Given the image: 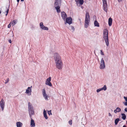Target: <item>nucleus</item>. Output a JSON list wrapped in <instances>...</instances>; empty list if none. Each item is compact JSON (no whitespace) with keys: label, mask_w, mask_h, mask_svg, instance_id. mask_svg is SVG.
<instances>
[{"label":"nucleus","mask_w":127,"mask_h":127,"mask_svg":"<svg viewBox=\"0 0 127 127\" xmlns=\"http://www.w3.org/2000/svg\"><path fill=\"white\" fill-rule=\"evenodd\" d=\"M17 2H18L20 0H17Z\"/></svg>","instance_id":"obj_39"},{"label":"nucleus","mask_w":127,"mask_h":127,"mask_svg":"<svg viewBox=\"0 0 127 127\" xmlns=\"http://www.w3.org/2000/svg\"><path fill=\"white\" fill-rule=\"evenodd\" d=\"M24 0H21V1H24Z\"/></svg>","instance_id":"obj_41"},{"label":"nucleus","mask_w":127,"mask_h":127,"mask_svg":"<svg viewBox=\"0 0 127 127\" xmlns=\"http://www.w3.org/2000/svg\"><path fill=\"white\" fill-rule=\"evenodd\" d=\"M70 30L72 32H74L75 30V28L73 26H71V28Z\"/></svg>","instance_id":"obj_28"},{"label":"nucleus","mask_w":127,"mask_h":127,"mask_svg":"<svg viewBox=\"0 0 127 127\" xmlns=\"http://www.w3.org/2000/svg\"><path fill=\"white\" fill-rule=\"evenodd\" d=\"M9 7H4L3 10V12L4 13H6L5 15L7 16L8 12Z\"/></svg>","instance_id":"obj_15"},{"label":"nucleus","mask_w":127,"mask_h":127,"mask_svg":"<svg viewBox=\"0 0 127 127\" xmlns=\"http://www.w3.org/2000/svg\"><path fill=\"white\" fill-rule=\"evenodd\" d=\"M121 109L119 107H117L116 108V109L114 110V112L115 113H117L121 111Z\"/></svg>","instance_id":"obj_19"},{"label":"nucleus","mask_w":127,"mask_h":127,"mask_svg":"<svg viewBox=\"0 0 127 127\" xmlns=\"http://www.w3.org/2000/svg\"><path fill=\"white\" fill-rule=\"evenodd\" d=\"M103 9L106 12H107V0H102Z\"/></svg>","instance_id":"obj_7"},{"label":"nucleus","mask_w":127,"mask_h":127,"mask_svg":"<svg viewBox=\"0 0 127 127\" xmlns=\"http://www.w3.org/2000/svg\"><path fill=\"white\" fill-rule=\"evenodd\" d=\"M62 2V0H55L54 4V6L56 10L58 13H60L61 12L60 9V6Z\"/></svg>","instance_id":"obj_2"},{"label":"nucleus","mask_w":127,"mask_h":127,"mask_svg":"<svg viewBox=\"0 0 127 127\" xmlns=\"http://www.w3.org/2000/svg\"><path fill=\"white\" fill-rule=\"evenodd\" d=\"M11 23H10L9 24H8V28H10L11 26Z\"/></svg>","instance_id":"obj_32"},{"label":"nucleus","mask_w":127,"mask_h":127,"mask_svg":"<svg viewBox=\"0 0 127 127\" xmlns=\"http://www.w3.org/2000/svg\"><path fill=\"white\" fill-rule=\"evenodd\" d=\"M124 110L125 112H127V107Z\"/></svg>","instance_id":"obj_35"},{"label":"nucleus","mask_w":127,"mask_h":127,"mask_svg":"<svg viewBox=\"0 0 127 127\" xmlns=\"http://www.w3.org/2000/svg\"><path fill=\"white\" fill-rule=\"evenodd\" d=\"M108 114H109V116H111V117L112 116V115H111V114L110 113H109Z\"/></svg>","instance_id":"obj_36"},{"label":"nucleus","mask_w":127,"mask_h":127,"mask_svg":"<svg viewBox=\"0 0 127 127\" xmlns=\"http://www.w3.org/2000/svg\"><path fill=\"white\" fill-rule=\"evenodd\" d=\"M75 1L76 2V4H77V5H78V4L79 2V4L81 5H82L83 4L84 2L83 0H75Z\"/></svg>","instance_id":"obj_18"},{"label":"nucleus","mask_w":127,"mask_h":127,"mask_svg":"<svg viewBox=\"0 0 127 127\" xmlns=\"http://www.w3.org/2000/svg\"><path fill=\"white\" fill-rule=\"evenodd\" d=\"M118 0L119 2H120L122 0Z\"/></svg>","instance_id":"obj_38"},{"label":"nucleus","mask_w":127,"mask_h":127,"mask_svg":"<svg viewBox=\"0 0 127 127\" xmlns=\"http://www.w3.org/2000/svg\"><path fill=\"white\" fill-rule=\"evenodd\" d=\"M32 88V86H31L30 87H28L27 89L26 90L25 93L28 95H31Z\"/></svg>","instance_id":"obj_9"},{"label":"nucleus","mask_w":127,"mask_h":127,"mask_svg":"<svg viewBox=\"0 0 127 127\" xmlns=\"http://www.w3.org/2000/svg\"><path fill=\"white\" fill-rule=\"evenodd\" d=\"M69 124L71 125L72 124V120H70L69 122Z\"/></svg>","instance_id":"obj_31"},{"label":"nucleus","mask_w":127,"mask_h":127,"mask_svg":"<svg viewBox=\"0 0 127 127\" xmlns=\"http://www.w3.org/2000/svg\"><path fill=\"white\" fill-rule=\"evenodd\" d=\"M121 115L122 116V119L124 120H125L126 118V115L124 113H122Z\"/></svg>","instance_id":"obj_25"},{"label":"nucleus","mask_w":127,"mask_h":127,"mask_svg":"<svg viewBox=\"0 0 127 127\" xmlns=\"http://www.w3.org/2000/svg\"><path fill=\"white\" fill-rule=\"evenodd\" d=\"M31 119L30 126L31 127H35V123L34 122V121L33 120L32 118H30Z\"/></svg>","instance_id":"obj_16"},{"label":"nucleus","mask_w":127,"mask_h":127,"mask_svg":"<svg viewBox=\"0 0 127 127\" xmlns=\"http://www.w3.org/2000/svg\"><path fill=\"white\" fill-rule=\"evenodd\" d=\"M95 26L97 27H99V23L96 20H95L94 23Z\"/></svg>","instance_id":"obj_24"},{"label":"nucleus","mask_w":127,"mask_h":127,"mask_svg":"<svg viewBox=\"0 0 127 127\" xmlns=\"http://www.w3.org/2000/svg\"><path fill=\"white\" fill-rule=\"evenodd\" d=\"M102 91L100 88L96 90V91L97 93H98Z\"/></svg>","instance_id":"obj_30"},{"label":"nucleus","mask_w":127,"mask_h":127,"mask_svg":"<svg viewBox=\"0 0 127 127\" xmlns=\"http://www.w3.org/2000/svg\"><path fill=\"white\" fill-rule=\"evenodd\" d=\"M108 31L107 29H104L103 31V37L105 41L106 45H109V40L108 36Z\"/></svg>","instance_id":"obj_4"},{"label":"nucleus","mask_w":127,"mask_h":127,"mask_svg":"<svg viewBox=\"0 0 127 127\" xmlns=\"http://www.w3.org/2000/svg\"><path fill=\"white\" fill-rule=\"evenodd\" d=\"M100 52H101V55H104V54L103 52L101 50Z\"/></svg>","instance_id":"obj_33"},{"label":"nucleus","mask_w":127,"mask_h":127,"mask_svg":"<svg viewBox=\"0 0 127 127\" xmlns=\"http://www.w3.org/2000/svg\"><path fill=\"white\" fill-rule=\"evenodd\" d=\"M28 108L30 117L32 118V116L34 114V112L32 105L29 102L28 103Z\"/></svg>","instance_id":"obj_5"},{"label":"nucleus","mask_w":127,"mask_h":127,"mask_svg":"<svg viewBox=\"0 0 127 127\" xmlns=\"http://www.w3.org/2000/svg\"><path fill=\"white\" fill-rule=\"evenodd\" d=\"M51 79V77H49L46 79L45 83L46 85H48L50 87H51L52 86V85L50 82Z\"/></svg>","instance_id":"obj_12"},{"label":"nucleus","mask_w":127,"mask_h":127,"mask_svg":"<svg viewBox=\"0 0 127 127\" xmlns=\"http://www.w3.org/2000/svg\"><path fill=\"white\" fill-rule=\"evenodd\" d=\"M48 113L49 115H52V114L51 112V111H48Z\"/></svg>","instance_id":"obj_29"},{"label":"nucleus","mask_w":127,"mask_h":127,"mask_svg":"<svg viewBox=\"0 0 127 127\" xmlns=\"http://www.w3.org/2000/svg\"><path fill=\"white\" fill-rule=\"evenodd\" d=\"M112 19L111 18H109L108 19V23L109 25L110 26L111 25L112 23Z\"/></svg>","instance_id":"obj_20"},{"label":"nucleus","mask_w":127,"mask_h":127,"mask_svg":"<svg viewBox=\"0 0 127 127\" xmlns=\"http://www.w3.org/2000/svg\"><path fill=\"white\" fill-rule=\"evenodd\" d=\"M123 127H126L124 125L123 126Z\"/></svg>","instance_id":"obj_40"},{"label":"nucleus","mask_w":127,"mask_h":127,"mask_svg":"<svg viewBox=\"0 0 127 127\" xmlns=\"http://www.w3.org/2000/svg\"><path fill=\"white\" fill-rule=\"evenodd\" d=\"M9 42L10 43H11V40H9Z\"/></svg>","instance_id":"obj_37"},{"label":"nucleus","mask_w":127,"mask_h":127,"mask_svg":"<svg viewBox=\"0 0 127 127\" xmlns=\"http://www.w3.org/2000/svg\"><path fill=\"white\" fill-rule=\"evenodd\" d=\"M39 26L40 28L42 30H48V27L45 26L43 25L42 22H40L39 24Z\"/></svg>","instance_id":"obj_13"},{"label":"nucleus","mask_w":127,"mask_h":127,"mask_svg":"<svg viewBox=\"0 0 127 127\" xmlns=\"http://www.w3.org/2000/svg\"><path fill=\"white\" fill-rule=\"evenodd\" d=\"M8 81H9V79H7L6 81V82H5V84L7 83L8 82Z\"/></svg>","instance_id":"obj_34"},{"label":"nucleus","mask_w":127,"mask_h":127,"mask_svg":"<svg viewBox=\"0 0 127 127\" xmlns=\"http://www.w3.org/2000/svg\"><path fill=\"white\" fill-rule=\"evenodd\" d=\"M120 120V119L119 118L116 119L115 121V124L117 125Z\"/></svg>","instance_id":"obj_27"},{"label":"nucleus","mask_w":127,"mask_h":127,"mask_svg":"<svg viewBox=\"0 0 127 127\" xmlns=\"http://www.w3.org/2000/svg\"><path fill=\"white\" fill-rule=\"evenodd\" d=\"M101 91H102L103 90L104 91H106L107 89V87L105 85H104L103 87L102 88H100Z\"/></svg>","instance_id":"obj_26"},{"label":"nucleus","mask_w":127,"mask_h":127,"mask_svg":"<svg viewBox=\"0 0 127 127\" xmlns=\"http://www.w3.org/2000/svg\"><path fill=\"white\" fill-rule=\"evenodd\" d=\"M90 17L88 12H87L85 14L84 26L85 28L88 27L90 22Z\"/></svg>","instance_id":"obj_3"},{"label":"nucleus","mask_w":127,"mask_h":127,"mask_svg":"<svg viewBox=\"0 0 127 127\" xmlns=\"http://www.w3.org/2000/svg\"><path fill=\"white\" fill-rule=\"evenodd\" d=\"M1 11L0 10V14H1Z\"/></svg>","instance_id":"obj_42"},{"label":"nucleus","mask_w":127,"mask_h":127,"mask_svg":"<svg viewBox=\"0 0 127 127\" xmlns=\"http://www.w3.org/2000/svg\"><path fill=\"white\" fill-rule=\"evenodd\" d=\"M43 96L45 100H48V96L46 94V91L44 89H43L42 90Z\"/></svg>","instance_id":"obj_11"},{"label":"nucleus","mask_w":127,"mask_h":127,"mask_svg":"<svg viewBox=\"0 0 127 127\" xmlns=\"http://www.w3.org/2000/svg\"><path fill=\"white\" fill-rule=\"evenodd\" d=\"M61 15L62 19L65 21L66 19L67 18V15L63 11L61 12Z\"/></svg>","instance_id":"obj_14"},{"label":"nucleus","mask_w":127,"mask_h":127,"mask_svg":"<svg viewBox=\"0 0 127 127\" xmlns=\"http://www.w3.org/2000/svg\"><path fill=\"white\" fill-rule=\"evenodd\" d=\"M105 67V62L103 58H102L100 61V65L99 68L100 69H104Z\"/></svg>","instance_id":"obj_6"},{"label":"nucleus","mask_w":127,"mask_h":127,"mask_svg":"<svg viewBox=\"0 0 127 127\" xmlns=\"http://www.w3.org/2000/svg\"><path fill=\"white\" fill-rule=\"evenodd\" d=\"M65 21L64 22V24H66L67 23L69 24H71L72 23V20L71 17L67 18L65 19Z\"/></svg>","instance_id":"obj_10"},{"label":"nucleus","mask_w":127,"mask_h":127,"mask_svg":"<svg viewBox=\"0 0 127 127\" xmlns=\"http://www.w3.org/2000/svg\"><path fill=\"white\" fill-rule=\"evenodd\" d=\"M18 22V20L17 19H15L13 21L11 22V24L12 26H14Z\"/></svg>","instance_id":"obj_23"},{"label":"nucleus","mask_w":127,"mask_h":127,"mask_svg":"<svg viewBox=\"0 0 127 127\" xmlns=\"http://www.w3.org/2000/svg\"><path fill=\"white\" fill-rule=\"evenodd\" d=\"M43 114L44 117L46 119H48V117L47 116V113L46 111L44 109L43 110Z\"/></svg>","instance_id":"obj_22"},{"label":"nucleus","mask_w":127,"mask_h":127,"mask_svg":"<svg viewBox=\"0 0 127 127\" xmlns=\"http://www.w3.org/2000/svg\"><path fill=\"white\" fill-rule=\"evenodd\" d=\"M5 106V102L3 99H1L0 101V106L2 110L3 111Z\"/></svg>","instance_id":"obj_8"},{"label":"nucleus","mask_w":127,"mask_h":127,"mask_svg":"<svg viewBox=\"0 0 127 127\" xmlns=\"http://www.w3.org/2000/svg\"><path fill=\"white\" fill-rule=\"evenodd\" d=\"M124 99L126 102H123V104L125 106H127V97L124 96Z\"/></svg>","instance_id":"obj_21"},{"label":"nucleus","mask_w":127,"mask_h":127,"mask_svg":"<svg viewBox=\"0 0 127 127\" xmlns=\"http://www.w3.org/2000/svg\"><path fill=\"white\" fill-rule=\"evenodd\" d=\"M54 57L56 67L58 69H62L63 63L60 54L57 53L54 54Z\"/></svg>","instance_id":"obj_1"},{"label":"nucleus","mask_w":127,"mask_h":127,"mask_svg":"<svg viewBox=\"0 0 127 127\" xmlns=\"http://www.w3.org/2000/svg\"><path fill=\"white\" fill-rule=\"evenodd\" d=\"M16 125L17 127H22L23 124L20 122L18 121L16 122Z\"/></svg>","instance_id":"obj_17"}]
</instances>
